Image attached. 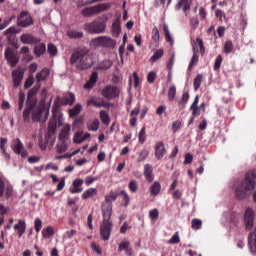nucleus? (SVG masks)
Here are the masks:
<instances>
[{"instance_id": "34", "label": "nucleus", "mask_w": 256, "mask_h": 256, "mask_svg": "<svg viewBox=\"0 0 256 256\" xmlns=\"http://www.w3.org/2000/svg\"><path fill=\"white\" fill-rule=\"evenodd\" d=\"M47 51V46L44 43L38 44L34 47V54L36 57H41Z\"/></svg>"}, {"instance_id": "42", "label": "nucleus", "mask_w": 256, "mask_h": 256, "mask_svg": "<svg viewBox=\"0 0 256 256\" xmlns=\"http://www.w3.org/2000/svg\"><path fill=\"white\" fill-rule=\"evenodd\" d=\"M175 95H177V87L175 85L170 86L168 90V100L175 101Z\"/></svg>"}, {"instance_id": "12", "label": "nucleus", "mask_w": 256, "mask_h": 256, "mask_svg": "<svg viewBox=\"0 0 256 256\" xmlns=\"http://www.w3.org/2000/svg\"><path fill=\"white\" fill-rule=\"evenodd\" d=\"M43 113L45 114L42 122L45 123V121L49 119V110L45 111V108H38L36 111H34L32 113V121H37L38 123H41V117H43Z\"/></svg>"}, {"instance_id": "30", "label": "nucleus", "mask_w": 256, "mask_h": 256, "mask_svg": "<svg viewBox=\"0 0 256 256\" xmlns=\"http://www.w3.org/2000/svg\"><path fill=\"white\" fill-rule=\"evenodd\" d=\"M150 193L153 197H157V195H159V193H161V183H159V181H155L150 186Z\"/></svg>"}, {"instance_id": "52", "label": "nucleus", "mask_w": 256, "mask_h": 256, "mask_svg": "<svg viewBox=\"0 0 256 256\" xmlns=\"http://www.w3.org/2000/svg\"><path fill=\"white\" fill-rule=\"evenodd\" d=\"M224 53L229 55V53H233V42L231 40H227L224 44Z\"/></svg>"}, {"instance_id": "60", "label": "nucleus", "mask_w": 256, "mask_h": 256, "mask_svg": "<svg viewBox=\"0 0 256 256\" xmlns=\"http://www.w3.org/2000/svg\"><path fill=\"white\" fill-rule=\"evenodd\" d=\"M47 51L51 57H55V55H57V46L54 44H48Z\"/></svg>"}, {"instance_id": "29", "label": "nucleus", "mask_w": 256, "mask_h": 256, "mask_svg": "<svg viewBox=\"0 0 256 256\" xmlns=\"http://www.w3.org/2000/svg\"><path fill=\"white\" fill-rule=\"evenodd\" d=\"M83 111V105L80 103L76 104L72 109L69 110L70 119H75L79 113Z\"/></svg>"}, {"instance_id": "10", "label": "nucleus", "mask_w": 256, "mask_h": 256, "mask_svg": "<svg viewBox=\"0 0 256 256\" xmlns=\"http://www.w3.org/2000/svg\"><path fill=\"white\" fill-rule=\"evenodd\" d=\"M33 23V17H31L27 11H22L17 18L18 27H31Z\"/></svg>"}, {"instance_id": "64", "label": "nucleus", "mask_w": 256, "mask_h": 256, "mask_svg": "<svg viewBox=\"0 0 256 256\" xmlns=\"http://www.w3.org/2000/svg\"><path fill=\"white\" fill-rule=\"evenodd\" d=\"M157 79V73H155L154 71H151L148 73L147 75V81L150 84L155 83V80Z\"/></svg>"}, {"instance_id": "31", "label": "nucleus", "mask_w": 256, "mask_h": 256, "mask_svg": "<svg viewBox=\"0 0 256 256\" xmlns=\"http://www.w3.org/2000/svg\"><path fill=\"white\" fill-rule=\"evenodd\" d=\"M113 37H119L121 33V20L116 19L112 24Z\"/></svg>"}, {"instance_id": "26", "label": "nucleus", "mask_w": 256, "mask_h": 256, "mask_svg": "<svg viewBox=\"0 0 256 256\" xmlns=\"http://www.w3.org/2000/svg\"><path fill=\"white\" fill-rule=\"evenodd\" d=\"M248 245L252 253H256V228L254 232L250 233L248 236Z\"/></svg>"}, {"instance_id": "17", "label": "nucleus", "mask_w": 256, "mask_h": 256, "mask_svg": "<svg viewBox=\"0 0 256 256\" xmlns=\"http://www.w3.org/2000/svg\"><path fill=\"white\" fill-rule=\"evenodd\" d=\"M125 251L126 256H133V248H131V243L129 241L120 242L118 245V253Z\"/></svg>"}, {"instance_id": "20", "label": "nucleus", "mask_w": 256, "mask_h": 256, "mask_svg": "<svg viewBox=\"0 0 256 256\" xmlns=\"http://www.w3.org/2000/svg\"><path fill=\"white\" fill-rule=\"evenodd\" d=\"M183 9L185 15H187V11L191 10V0H178V3L175 6L176 11Z\"/></svg>"}, {"instance_id": "33", "label": "nucleus", "mask_w": 256, "mask_h": 256, "mask_svg": "<svg viewBox=\"0 0 256 256\" xmlns=\"http://www.w3.org/2000/svg\"><path fill=\"white\" fill-rule=\"evenodd\" d=\"M86 105L87 107H91L93 105V107H97V108L107 107V103L105 101L97 102L93 98L88 99L86 102Z\"/></svg>"}, {"instance_id": "4", "label": "nucleus", "mask_w": 256, "mask_h": 256, "mask_svg": "<svg viewBox=\"0 0 256 256\" xmlns=\"http://www.w3.org/2000/svg\"><path fill=\"white\" fill-rule=\"evenodd\" d=\"M84 31L91 33L92 35H99L101 33H105V29H107V24L105 21L101 20V18H97L92 22H87L84 24Z\"/></svg>"}, {"instance_id": "9", "label": "nucleus", "mask_w": 256, "mask_h": 256, "mask_svg": "<svg viewBox=\"0 0 256 256\" xmlns=\"http://www.w3.org/2000/svg\"><path fill=\"white\" fill-rule=\"evenodd\" d=\"M94 45L96 47H104L106 49H115L117 42L111 37L99 36L96 39H94Z\"/></svg>"}, {"instance_id": "28", "label": "nucleus", "mask_w": 256, "mask_h": 256, "mask_svg": "<svg viewBox=\"0 0 256 256\" xmlns=\"http://www.w3.org/2000/svg\"><path fill=\"white\" fill-rule=\"evenodd\" d=\"M99 125H101V122H99V119H93V120H89L86 124V127L88 129V131H99Z\"/></svg>"}, {"instance_id": "37", "label": "nucleus", "mask_w": 256, "mask_h": 256, "mask_svg": "<svg viewBox=\"0 0 256 256\" xmlns=\"http://www.w3.org/2000/svg\"><path fill=\"white\" fill-rule=\"evenodd\" d=\"M201 83H203V74H197L193 81L194 91H199Z\"/></svg>"}, {"instance_id": "19", "label": "nucleus", "mask_w": 256, "mask_h": 256, "mask_svg": "<svg viewBox=\"0 0 256 256\" xmlns=\"http://www.w3.org/2000/svg\"><path fill=\"white\" fill-rule=\"evenodd\" d=\"M5 59L8 61L11 67H17V63H19V58L9 49L5 51Z\"/></svg>"}, {"instance_id": "46", "label": "nucleus", "mask_w": 256, "mask_h": 256, "mask_svg": "<svg viewBox=\"0 0 256 256\" xmlns=\"http://www.w3.org/2000/svg\"><path fill=\"white\" fill-rule=\"evenodd\" d=\"M41 89V84H35L31 90L28 91L27 97L35 98L37 92Z\"/></svg>"}, {"instance_id": "2", "label": "nucleus", "mask_w": 256, "mask_h": 256, "mask_svg": "<svg viewBox=\"0 0 256 256\" xmlns=\"http://www.w3.org/2000/svg\"><path fill=\"white\" fill-rule=\"evenodd\" d=\"M256 187V170H250L246 173L244 180L235 191L236 199L240 201L249 197L253 189Z\"/></svg>"}, {"instance_id": "43", "label": "nucleus", "mask_w": 256, "mask_h": 256, "mask_svg": "<svg viewBox=\"0 0 256 256\" xmlns=\"http://www.w3.org/2000/svg\"><path fill=\"white\" fill-rule=\"evenodd\" d=\"M128 189L130 193H136L139 191V184L137 183V180H131L128 184Z\"/></svg>"}, {"instance_id": "3", "label": "nucleus", "mask_w": 256, "mask_h": 256, "mask_svg": "<svg viewBox=\"0 0 256 256\" xmlns=\"http://www.w3.org/2000/svg\"><path fill=\"white\" fill-rule=\"evenodd\" d=\"M102 216L103 220L100 224V238L102 241H109V239H111V233L113 232V221H111L109 210H106Z\"/></svg>"}, {"instance_id": "39", "label": "nucleus", "mask_w": 256, "mask_h": 256, "mask_svg": "<svg viewBox=\"0 0 256 256\" xmlns=\"http://www.w3.org/2000/svg\"><path fill=\"white\" fill-rule=\"evenodd\" d=\"M111 67H113V62H111V60H104L99 64L98 69L100 71H107V69H111Z\"/></svg>"}, {"instance_id": "62", "label": "nucleus", "mask_w": 256, "mask_h": 256, "mask_svg": "<svg viewBox=\"0 0 256 256\" xmlns=\"http://www.w3.org/2000/svg\"><path fill=\"white\" fill-rule=\"evenodd\" d=\"M74 143L81 144L83 143V132H76L73 138Z\"/></svg>"}, {"instance_id": "5", "label": "nucleus", "mask_w": 256, "mask_h": 256, "mask_svg": "<svg viewBox=\"0 0 256 256\" xmlns=\"http://www.w3.org/2000/svg\"><path fill=\"white\" fill-rule=\"evenodd\" d=\"M108 9H111V5L107 3H101L92 7H86L82 9L81 15H83V17H93V15L103 13V11H108Z\"/></svg>"}, {"instance_id": "8", "label": "nucleus", "mask_w": 256, "mask_h": 256, "mask_svg": "<svg viewBox=\"0 0 256 256\" xmlns=\"http://www.w3.org/2000/svg\"><path fill=\"white\" fill-rule=\"evenodd\" d=\"M121 93V90L119 87L115 85H107L102 89V97L104 99H107L108 101H112V99H117Z\"/></svg>"}, {"instance_id": "40", "label": "nucleus", "mask_w": 256, "mask_h": 256, "mask_svg": "<svg viewBox=\"0 0 256 256\" xmlns=\"http://www.w3.org/2000/svg\"><path fill=\"white\" fill-rule=\"evenodd\" d=\"M191 227L194 231H198V229L203 227V221H201V219L194 218L191 221Z\"/></svg>"}, {"instance_id": "41", "label": "nucleus", "mask_w": 256, "mask_h": 256, "mask_svg": "<svg viewBox=\"0 0 256 256\" xmlns=\"http://www.w3.org/2000/svg\"><path fill=\"white\" fill-rule=\"evenodd\" d=\"M164 51L163 49H159L151 56L150 61L151 63H155L156 61H159L161 57H163Z\"/></svg>"}, {"instance_id": "7", "label": "nucleus", "mask_w": 256, "mask_h": 256, "mask_svg": "<svg viewBox=\"0 0 256 256\" xmlns=\"http://www.w3.org/2000/svg\"><path fill=\"white\" fill-rule=\"evenodd\" d=\"M117 197H119V193L111 191L108 195L105 196V203L102 204V214L108 213L113 215V201H117Z\"/></svg>"}, {"instance_id": "35", "label": "nucleus", "mask_w": 256, "mask_h": 256, "mask_svg": "<svg viewBox=\"0 0 256 256\" xmlns=\"http://www.w3.org/2000/svg\"><path fill=\"white\" fill-rule=\"evenodd\" d=\"M53 235H55V229L53 226H48L42 230V237H44V239H50Z\"/></svg>"}, {"instance_id": "45", "label": "nucleus", "mask_w": 256, "mask_h": 256, "mask_svg": "<svg viewBox=\"0 0 256 256\" xmlns=\"http://www.w3.org/2000/svg\"><path fill=\"white\" fill-rule=\"evenodd\" d=\"M36 106H37V99L36 98L27 97L26 108L34 110Z\"/></svg>"}, {"instance_id": "50", "label": "nucleus", "mask_w": 256, "mask_h": 256, "mask_svg": "<svg viewBox=\"0 0 256 256\" xmlns=\"http://www.w3.org/2000/svg\"><path fill=\"white\" fill-rule=\"evenodd\" d=\"M119 195L123 196V202H124V207H129V203L131 201V198L129 197V194L125 190H121Z\"/></svg>"}, {"instance_id": "25", "label": "nucleus", "mask_w": 256, "mask_h": 256, "mask_svg": "<svg viewBox=\"0 0 256 256\" xmlns=\"http://www.w3.org/2000/svg\"><path fill=\"white\" fill-rule=\"evenodd\" d=\"M63 107V104L59 101V98H56L54 100L53 106H52V120L57 121V115H59V109Z\"/></svg>"}, {"instance_id": "59", "label": "nucleus", "mask_w": 256, "mask_h": 256, "mask_svg": "<svg viewBox=\"0 0 256 256\" xmlns=\"http://www.w3.org/2000/svg\"><path fill=\"white\" fill-rule=\"evenodd\" d=\"M149 217L151 221H157L159 219V210L157 208H154L149 212Z\"/></svg>"}, {"instance_id": "63", "label": "nucleus", "mask_w": 256, "mask_h": 256, "mask_svg": "<svg viewBox=\"0 0 256 256\" xmlns=\"http://www.w3.org/2000/svg\"><path fill=\"white\" fill-rule=\"evenodd\" d=\"M33 83H35V79L33 78V75L30 74L24 83V89H29V87H31Z\"/></svg>"}, {"instance_id": "47", "label": "nucleus", "mask_w": 256, "mask_h": 256, "mask_svg": "<svg viewBox=\"0 0 256 256\" xmlns=\"http://www.w3.org/2000/svg\"><path fill=\"white\" fill-rule=\"evenodd\" d=\"M138 141L143 145L147 141V133L145 132V126H143L138 134Z\"/></svg>"}, {"instance_id": "53", "label": "nucleus", "mask_w": 256, "mask_h": 256, "mask_svg": "<svg viewBox=\"0 0 256 256\" xmlns=\"http://www.w3.org/2000/svg\"><path fill=\"white\" fill-rule=\"evenodd\" d=\"M222 63H223V56L218 55L214 62V71H219V69H221Z\"/></svg>"}, {"instance_id": "55", "label": "nucleus", "mask_w": 256, "mask_h": 256, "mask_svg": "<svg viewBox=\"0 0 256 256\" xmlns=\"http://www.w3.org/2000/svg\"><path fill=\"white\" fill-rule=\"evenodd\" d=\"M17 33H19L17 31V27L11 26L10 28H8L7 30L4 31V36L5 37H11V35H15Z\"/></svg>"}, {"instance_id": "27", "label": "nucleus", "mask_w": 256, "mask_h": 256, "mask_svg": "<svg viewBox=\"0 0 256 256\" xmlns=\"http://www.w3.org/2000/svg\"><path fill=\"white\" fill-rule=\"evenodd\" d=\"M49 77V69L44 68L36 74V85H41V81H45Z\"/></svg>"}, {"instance_id": "58", "label": "nucleus", "mask_w": 256, "mask_h": 256, "mask_svg": "<svg viewBox=\"0 0 256 256\" xmlns=\"http://www.w3.org/2000/svg\"><path fill=\"white\" fill-rule=\"evenodd\" d=\"M196 43L199 47V51H200V54L203 56L205 55V45L203 44V39L197 37L196 38Z\"/></svg>"}, {"instance_id": "13", "label": "nucleus", "mask_w": 256, "mask_h": 256, "mask_svg": "<svg viewBox=\"0 0 256 256\" xmlns=\"http://www.w3.org/2000/svg\"><path fill=\"white\" fill-rule=\"evenodd\" d=\"M155 157L158 160H161L167 155V149H165V144L163 141H158L155 145Z\"/></svg>"}, {"instance_id": "21", "label": "nucleus", "mask_w": 256, "mask_h": 256, "mask_svg": "<svg viewBox=\"0 0 256 256\" xmlns=\"http://www.w3.org/2000/svg\"><path fill=\"white\" fill-rule=\"evenodd\" d=\"M83 179H75L72 182L73 189H70V193L75 195L76 193H83Z\"/></svg>"}, {"instance_id": "51", "label": "nucleus", "mask_w": 256, "mask_h": 256, "mask_svg": "<svg viewBox=\"0 0 256 256\" xmlns=\"http://www.w3.org/2000/svg\"><path fill=\"white\" fill-rule=\"evenodd\" d=\"M18 99V111H23V105H25V93L19 92Z\"/></svg>"}, {"instance_id": "22", "label": "nucleus", "mask_w": 256, "mask_h": 256, "mask_svg": "<svg viewBox=\"0 0 256 256\" xmlns=\"http://www.w3.org/2000/svg\"><path fill=\"white\" fill-rule=\"evenodd\" d=\"M15 231H18V237H23L25 235V231H27V223L25 220L20 219L18 223L14 225Z\"/></svg>"}, {"instance_id": "16", "label": "nucleus", "mask_w": 256, "mask_h": 256, "mask_svg": "<svg viewBox=\"0 0 256 256\" xmlns=\"http://www.w3.org/2000/svg\"><path fill=\"white\" fill-rule=\"evenodd\" d=\"M71 135V125L65 124L58 135V141H69Z\"/></svg>"}, {"instance_id": "57", "label": "nucleus", "mask_w": 256, "mask_h": 256, "mask_svg": "<svg viewBox=\"0 0 256 256\" xmlns=\"http://www.w3.org/2000/svg\"><path fill=\"white\" fill-rule=\"evenodd\" d=\"M164 35L168 43H173V38L171 37V32H169V26L167 24L164 25Z\"/></svg>"}, {"instance_id": "38", "label": "nucleus", "mask_w": 256, "mask_h": 256, "mask_svg": "<svg viewBox=\"0 0 256 256\" xmlns=\"http://www.w3.org/2000/svg\"><path fill=\"white\" fill-rule=\"evenodd\" d=\"M100 119L104 125L111 123V117H109V113L105 110L100 111Z\"/></svg>"}, {"instance_id": "23", "label": "nucleus", "mask_w": 256, "mask_h": 256, "mask_svg": "<svg viewBox=\"0 0 256 256\" xmlns=\"http://www.w3.org/2000/svg\"><path fill=\"white\" fill-rule=\"evenodd\" d=\"M144 177L148 183H153L155 177L153 176V166L151 164L144 166Z\"/></svg>"}, {"instance_id": "1", "label": "nucleus", "mask_w": 256, "mask_h": 256, "mask_svg": "<svg viewBox=\"0 0 256 256\" xmlns=\"http://www.w3.org/2000/svg\"><path fill=\"white\" fill-rule=\"evenodd\" d=\"M70 65H74L78 71H87L95 65V54L89 50H77L71 54Z\"/></svg>"}, {"instance_id": "14", "label": "nucleus", "mask_w": 256, "mask_h": 256, "mask_svg": "<svg viewBox=\"0 0 256 256\" xmlns=\"http://www.w3.org/2000/svg\"><path fill=\"white\" fill-rule=\"evenodd\" d=\"M23 75H25V71H23V69L18 68L16 70H13L12 79L14 87H19V85H21V82L23 81Z\"/></svg>"}, {"instance_id": "24", "label": "nucleus", "mask_w": 256, "mask_h": 256, "mask_svg": "<svg viewBox=\"0 0 256 256\" xmlns=\"http://www.w3.org/2000/svg\"><path fill=\"white\" fill-rule=\"evenodd\" d=\"M57 131V120H52L48 123V131L45 134V139H51L52 135H55Z\"/></svg>"}, {"instance_id": "44", "label": "nucleus", "mask_w": 256, "mask_h": 256, "mask_svg": "<svg viewBox=\"0 0 256 256\" xmlns=\"http://www.w3.org/2000/svg\"><path fill=\"white\" fill-rule=\"evenodd\" d=\"M181 243V237H179V232L175 234L168 240V245H177Z\"/></svg>"}, {"instance_id": "15", "label": "nucleus", "mask_w": 256, "mask_h": 256, "mask_svg": "<svg viewBox=\"0 0 256 256\" xmlns=\"http://www.w3.org/2000/svg\"><path fill=\"white\" fill-rule=\"evenodd\" d=\"M20 41L21 43H24V45H33L39 43L41 39L33 36V34L26 33L20 36Z\"/></svg>"}, {"instance_id": "61", "label": "nucleus", "mask_w": 256, "mask_h": 256, "mask_svg": "<svg viewBox=\"0 0 256 256\" xmlns=\"http://www.w3.org/2000/svg\"><path fill=\"white\" fill-rule=\"evenodd\" d=\"M159 28L154 27L152 29V40L154 41V43H158L159 42Z\"/></svg>"}, {"instance_id": "49", "label": "nucleus", "mask_w": 256, "mask_h": 256, "mask_svg": "<svg viewBox=\"0 0 256 256\" xmlns=\"http://www.w3.org/2000/svg\"><path fill=\"white\" fill-rule=\"evenodd\" d=\"M68 37H70V39H81L83 38V32L72 30L68 32Z\"/></svg>"}, {"instance_id": "36", "label": "nucleus", "mask_w": 256, "mask_h": 256, "mask_svg": "<svg viewBox=\"0 0 256 256\" xmlns=\"http://www.w3.org/2000/svg\"><path fill=\"white\" fill-rule=\"evenodd\" d=\"M67 149H69V145L67 144V142L58 140V143L56 145V152L59 154L65 153Z\"/></svg>"}, {"instance_id": "48", "label": "nucleus", "mask_w": 256, "mask_h": 256, "mask_svg": "<svg viewBox=\"0 0 256 256\" xmlns=\"http://www.w3.org/2000/svg\"><path fill=\"white\" fill-rule=\"evenodd\" d=\"M149 157V150L143 149L139 152V156L137 158L138 163H142V161H145Z\"/></svg>"}, {"instance_id": "32", "label": "nucleus", "mask_w": 256, "mask_h": 256, "mask_svg": "<svg viewBox=\"0 0 256 256\" xmlns=\"http://www.w3.org/2000/svg\"><path fill=\"white\" fill-rule=\"evenodd\" d=\"M98 191L97 188H88L82 194V199H91L97 195Z\"/></svg>"}, {"instance_id": "6", "label": "nucleus", "mask_w": 256, "mask_h": 256, "mask_svg": "<svg viewBox=\"0 0 256 256\" xmlns=\"http://www.w3.org/2000/svg\"><path fill=\"white\" fill-rule=\"evenodd\" d=\"M10 148L15 155H20L22 159H27L29 157V152L25 149L23 142L19 138L12 140Z\"/></svg>"}, {"instance_id": "56", "label": "nucleus", "mask_w": 256, "mask_h": 256, "mask_svg": "<svg viewBox=\"0 0 256 256\" xmlns=\"http://www.w3.org/2000/svg\"><path fill=\"white\" fill-rule=\"evenodd\" d=\"M34 228L36 233H40L41 229H43V221L39 218H36L34 221Z\"/></svg>"}, {"instance_id": "54", "label": "nucleus", "mask_w": 256, "mask_h": 256, "mask_svg": "<svg viewBox=\"0 0 256 256\" xmlns=\"http://www.w3.org/2000/svg\"><path fill=\"white\" fill-rule=\"evenodd\" d=\"M33 110L31 108H25L23 111V119L25 123H29L31 121V112Z\"/></svg>"}, {"instance_id": "11", "label": "nucleus", "mask_w": 256, "mask_h": 256, "mask_svg": "<svg viewBox=\"0 0 256 256\" xmlns=\"http://www.w3.org/2000/svg\"><path fill=\"white\" fill-rule=\"evenodd\" d=\"M255 221V212H253V209L246 208L244 212V223L246 226V229H253V224Z\"/></svg>"}, {"instance_id": "18", "label": "nucleus", "mask_w": 256, "mask_h": 256, "mask_svg": "<svg viewBox=\"0 0 256 256\" xmlns=\"http://www.w3.org/2000/svg\"><path fill=\"white\" fill-rule=\"evenodd\" d=\"M58 101L61 103V105L65 106V105H74L76 98H75V94H73V92H68V94L64 97H57Z\"/></svg>"}]
</instances>
